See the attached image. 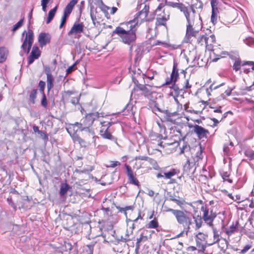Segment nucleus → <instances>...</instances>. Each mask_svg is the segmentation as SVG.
<instances>
[{
    "mask_svg": "<svg viewBox=\"0 0 254 254\" xmlns=\"http://www.w3.org/2000/svg\"><path fill=\"white\" fill-rule=\"evenodd\" d=\"M179 173V171L178 170L172 169L170 171L164 173V177L167 179H171L172 177L178 174Z\"/></svg>",
    "mask_w": 254,
    "mask_h": 254,
    "instance_id": "a878e982",
    "label": "nucleus"
},
{
    "mask_svg": "<svg viewBox=\"0 0 254 254\" xmlns=\"http://www.w3.org/2000/svg\"><path fill=\"white\" fill-rule=\"evenodd\" d=\"M42 94V100H41V105L44 108H47L48 103H47V100L46 95H45V93H43Z\"/></svg>",
    "mask_w": 254,
    "mask_h": 254,
    "instance_id": "a19ab883",
    "label": "nucleus"
},
{
    "mask_svg": "<svg viewBox=\"0 0 254 254\" xmlns=\"http://www.w3.org/2000/svg\"><path fill=\"white\" fill-rule=\"evenodd\" d=\"M239 230V224L238 221L233 222L232 224L225 230L226 233L230 236Z\"/></svg>",
    "mask_w": 254,
    "mask_h": 254,
    "instance_id": "6ab92c4d",
    "label": "nucleus"
},
{
    "mask_svg": "<svg viewBox=\"0 0 254 254\" xmlns=\"http://www.w3.org/2000/svg\"><path fill=\"white\" fill-rule=\"evenodd\" d=\"M245 155L250 159H251V160L254 159V151H253V150L246 151L245 152Z\"/></svg>",
    "mask_w": 254,
    "mask_h": 254,
    "instance_id": "ea45409f",
    "label": "nucleus"
},
{
    "mask_svg": "<svg viewBox=\"0 0 254 254\" xmlns=\"http://www.w3.org/2000/svg\"><path fill=\"white\" fill-rule=\"evenodd\" d=\"M234 86L228 87V89L225 91V93L227 96H230L231 95V92L234 89Z\"/></svg>",
    "mask_w": 254,
    "mask_h": 254,
    "instance_id": "09e8293b",
    "label": "nucleus"
},
{
    "mask_svg": "<svg viewBox=\"0 0 254 254\" xmlns=\"http://www.w3.org/2000/svg\"><path fill=\"white\" fill-rule=\"evenodd\" d=\"M146 227L148 229H156L157 231V228L159 227V223L158 220L156 218H154L148 222L146 225Z\"/></svg>",
    "mask_w": 254,
    "mask_h": 254,
    "instance_id": "b1692460",
    "label": "nucleus"
},
{
    "mask_svg": "<svg viewBox=\"0 0 254 254\" xmlns=\"http://www.w3.org/2000/svg\"><path fill=\"white\" fill-rule=\"evenodd\" d=\"M211 21L214 25L217 22V15L214 13V10H212V14L211 16Z\"/></svg>",
    "mask_w": 254,
    "mask_h": 254,
    "instance_id": "a18cd8bd",
    "label": "nucleus"
},
{
    "mask_svg": "<svg viewBox=\"0 0 254 254\" xmlns=\"http://www.w3.org/2000/svg\"><path fill=\"white\" fill-rule=\"evenodd\" d=\"M157 15L156 24L157 26L165 25L166 22L170 18L169 10L164 8V5L160 3L155 10Z\"/></svg>",
    "mask_w": 254,
    "mask_h": 254,
    "instance_id": "39448f33",
    "label": "nucleus"
},
{
    "mask_svg": "<svg viewBox=\"0 0 254 254\" xmlns=\"http://www.w3.org/2000/svg\"><path fill=\"white\" fill-rule=\"evenodd\" d=\"M40 91L42 94L44 93V89L45 87V82L43 81H40L39 83Z\"/></svg>",
    "mask_w": 254,
    "mask_h": 254,
    "instance_id": "79ce46f5",
    "label": "nucleus"
},
{
    "mask_svg": "<svg viewBox=\"0 0 254 254\" xmlns=\"http://www.w3.org/2000/svg\"><path fill=\"white\" fill-rule=\"evenodd\" d=\"M134 160L135 163L133 168L136 170H138L141 167H143V166L145 165L144 162H142L143 161L150 162L151 159L147 156H140L136 157Z\"/></svg>",
    "mask_w": 254,
    "mask_h": 254,
    "instance_id": "4468645a",
    "label": "nucleus"
},
{
    "mask_svg": "<svg viewBox=\"0 0 254 254\" xmlns=\"http://www.w3.org/2000/svg\"><path fill=\"white\" fill-rule=\"evenodd\" d=\"M115 123L108 120H100V125H101L100 130V135L103 138L109 139L111 140H115V137L108 131L109 127Z\"/></svg>",
    "mask_w": 254,
    "mask_h": 254,
    "instance_id": "0eeeda50",
    "label": "nucleus"
},
{
    "mask_svg": "<svg viewBox=\"0 0 254 254\" xmlns=\"http://www.w3.org/2000/svg\"><path fill=\"white\" fill-rule=\"evenodd\" d=\"M191 87V85L189 84V80H186L185 81V85L184 88L185 89L190 88Z\"/></svg>",
    "mask_w": 254,
    "mask_h": 254,
    "instance_id": "052dcab7",
    "label": "nucleus"
},
{
    "mask_svg": "<svg viewBox=\"0 0 254 254\" xmlns=\"http://www.w3.org/2000/svg\"><path fill=\"white\" fill-rule=\"evenodd\" d=\"M211 227L212 228L213 236V239L210 241V243H209V245H211L216 243H217L219 242L220 240V235L218 233V231L213 226Z\"/></svg>",
    "mask_w": 254,
    "mask_h": 254,
    "instance_id": "4be33fe9",
    "label": "nucleus"
},
{
    "mask_svg": "<svg viewBox=\"0 0 254 254\" xmlns=\"http://www.w3.org/2000/svg\"><path fill=\"white\" fill-rule=\"evenodd\" d=\"M37 93V90L36 89H34L32 91V92H31V93L30 94V96H29L30 100L33 104L35 103V99L36 98Z\"/></svg>",
    "mask_w": 254,
    "mask_h": 254,
    "instance_id": "f704fd0d",
    "label": "nucleus"
},
{
    "mask_svg": "<svg viewBox=\"0 0 254 254\" xmlns=\"http://www.w3.org/2000/svg\"><path fill=\"white\" fill-rule=\"evenodd\" d=\"M107 8L108 10H110V13L111 14H115L118 10V8L116 7H107Z\"/></svg>",
    "mask_w": 254,
    "mask_h": 254,
    "instance_id": "603ef678",
    "label": "nucleus"
},
{
    "mask_svg": "<svg viewBox=\"0 0 254 254\" xmlns=\"http://www.w3.org/2000/svg\"><path fill=\"white\" fill-rule=\"evenodd\" d=\"M196 248L199 253H203L206 249V245L198 240H196Z\"/></svg>",
    "mask_w": 254,
    "mask_h": 254,
    "instance_id": "bb28decb",
    "label": "nucleus"
},
{
    "mask_svg": "<svg viewBox=\"0 0 254 254\" xmlns=\"http://www.w3.org/2000/svg\"><path fill=\"white\" fill-rule=\"evenodd\" d=\"M73 8V7H72L67 4L64 9V15L68 16L69 15V14L71 13V12H72Z\"/></svg>",
    "mask_w": 254,
    "mask_h": 254,
    "instance_id": "4c0bfd02",
    "label": "nucleus"
},
{
    "mask_svg": "<svg viewBox=\"0 0 254 254\" xmlns=\"http://www.w3.org/2000/svg\"><path fill=\"white\" fill-rule=\"evenodd\" d=\"M209 51H211L210 56L212 62H216L219 59L224 58L228 55L227 52L222 51L220 48L218 46L214 47L212 45V49Z\"/></svg>",
    "mask_w": 254,
    "mask_h": 254,
    "instance_id": "9b49d317",
    "label": "nucleus"
},
{
    "mask_svg": "<svg viewBox=\"0 0 254 254\" xmlns=\"http://www.w3.org/2000/svg\"><path fill=\"white\" fill-rule=\"evenodd\" d=\"M190 160L189 159H187L186 163L184 165V168L189 169L190 167Z\"/></svg>",
    "mask_w": 254,
    "mask_h": 254,
    "instance_id": "69168bd1",
    "label": "nucleus"
},
{
    "mask_svg": "<svg viewBox=\"0 0 254 254\" xmlns=\"http://www.w3.org/2000/svg\"><path fill=\"white\" fill-rule=\"evenodd\" d=\"M74 142H78L80 145L82 147H86L89 146L90 145V142L89 141H85V140L82 139L79 136H76L74 137V138L72 139Z\"/></svg>",
    "mask_w": 254,
    "mask_h": 254,
    "instance_id": "412c9836",
    "label": "nucleus"
},
{
    "mask_svg": "<svg viewBox=\"0 0 254 254\" xmlns=\"http://www.w3.org/2000/svg\"><path fill=\"white\" fill-rule=\"evenodd\" d=\"M45 71L47 76L52 75V73H51V68L49 66H45Z\"/></svg>",
    "mask_w": 254,
    "mask_h": 254,
    "instance_id": "8fccbe9b",
    "label": "nucleus"
},
{
    "mask_svg": "<svg viewBox=\"0 0 254 254\" xmlns=\"http://www.w3.org/2000/svg\"><path fill=\"white\" fill-rule=\"evenodd\" d=\"M8 55V51L4 47L0 48V63L4 62Z\"/></svg>",
    "mask_w": 254,
    "mask_h": 254,
    "instance_id": "5701e85b",
    "label": "nucleus"
},
{
    "mask_svg": "<svg viewBox=\"0 0 254 254\" xmlns=\"http://www.w3.org/2000/svg\"><path fill=\"white\" fill-rule=\"evenodd\" d=\"M87 247L88 249V250L87 251L88 253V254H93L94 245H87Z\"/></svg>",
    "mask_w": 254,
    "mask_h": 254,
    "instance_id": "864d4df0",
    "label": "nucleus"
},
{
    "mask_svg": "<svg viewBox=\"0 0 254 254\" xmlns=\"http://www.w3.org/2000/svg\"><path fill=\"white\" fill-rule=\"evenodd\" d=\"M125 167L127 170V174L129 182L132 185L139 187V182L135 178V175L131 170V168L127 164L125 165Z\"/></svg>",
    "mask_w": 254,
    "mask_h": 254,
    "instance_id": "f8f14e48",
    "label": "nucleus"
},
{
    "mask_svg": "<svg viewBox=\"0 0 254 254\" xmlns=\"http://www.w3.org/2000/svg\"><path fill=\"white\" fill-rule=\"evenodd\" d=\"M197 41L200 45H205L207 50H210L212 49V43H215V38L213 35H210L209 37L202 35L198 37Z\"/></svg>",
    "mask_w": 254,
    "mask_h": 254,
    "instance_id": "9d476101",
    "label": "nucleus"
},
{
    "mask_svg": "<svg viewBox=\"0 0 254 254\" xmlns=\"http://www.w3.org/2000/svg\"><path fill=\"white\" fill-rule=\"evenodd\" d=\"M201 210L203 212L202 219L204 222L210 227H213V221L216 217V213L213 211L211 208L202 206Z\"/></svg>",
    "mask_w": 254,
    "mask_h": 254,
    "instance_id": "6e6552de",
    "label": "nucleus"
},
{
    "mask_svg": "<svg viewBox=\"0 0 254 254\" xmlns=\"http://www.w3.org/2000/svg\"><path fill=\"white\" fill-rule=\"evenodd\" d=\"M83 25L82 23H74L68 32V35H76L82 32Z\"/></svg>",
    "mask_w": 254,
    "mask_h": 254,
    "instance_id": "f3484780",
    "label": "nucleus"
},
{
    "mask_svg": "<svg viewBox=\"0 0 254 254\" xmlns=\"http://www.w3.org/2000/svg\"><path fill=\"white\" fill-rule=\"evenodd\" d=\"M170 200L176 202L177 204V205H178L180 207H181L183 205L186 203L185 200L183 198L177 199L174 197H172L170 198Z\"/></svg>",
    "mask_w": 254,
    "mask_h": 254,
    "instance_id": "473e14b6",
    "label": "nucleus"
},
{
    "mask_svg": "<svg viewBox=\"0 0 254 254\" xmlns=\"http://www.w3.org/2000/svg\"><path fill=\"white\" fill-rule=\"evenodd\" d=\"M57 6H56L49 12L48 18L46 21L47 24L49 23L54 18L57 11Z\"/></svg>",
    "mask_w": 254,
    "mask_h": 254,
    "instance_id": "c756f323",
    "label": "nucleus"
},
{
    "mask_svg": "<svg viewBox=\"0 0 254 254\" xmlns=\"http://www.w3.org/2000/svg\"><path fill=\"white\" fill-rule=\"evenodd\" d=\"M25 34L26 37L21 46V48L25 53L28 54L32 46L34 36L32 31L31 30H28L27 33L26 31H23L22 35H24Z\"/></svg>",
    "mask_w": 254,
    "mask_h": 254,
    "instance_id": "1a4fd4ad",
    "label": "nucleus"
},
{
    "mask_svg": "<svg viewBox=\"0 0 254 254\" xmlns=\"http://www.w3.org/2000/svg\"><path fill=\"white\" fill-rule=\"evenodd\" d=\"M148 11L147 9H142L137 14L133 20L128 22L127 25L130 28L129 30H126L121 27H117L114 31V33L117 34L121 38V41L124 44L132 45L136 40L135 32L138 23H140L141 22L146 20Z\"/></svg>",
    "mask_w": 254,
    "mask_h": 254,
    "instance_id": "f03ea898",
    "label": "nucleus"
},
{
    "mask_svg": "<svg viewBox=\"0 0 254 254\" xmlns=\"http://www.w3.org/2000/svg\"><path fill=\"white\" fill-rule=\"evenodd\" d=\"M23 23V19L20 20L17 23L13 25L12 28V31H15L18 28L20 27Z\"/></svg>",
    "mask_w": 254,
    "mask_h": 254,
    "instance_id": "58836bf2",
    "label": "nucleus"
},
{
    "mask_svg": "<svg viewBox=\"0 0 254 254\" xmlns=\"http://www.w3.org/2000/svg\"><path fill=\"white\" fill-rule=\"evenodd\" d=\"M135 108L131 104H128L125 108L124 112H128V115L133 116L135 111L134 109Z\"/></svg>",
    "mask_w": 254,
    "mask_h": 254,
    "instance_id": "cd10ccee",
    "label": "nucleus"
},
{
    "mask_svg": "<svg viewBox=\"0 0 254 254\" xmlns=\"http://www.w3.org/2000/svg\"><path fill=\"white\" fill-rule=\"evenodd\" d=\"M167 4L172 7L177 8L179 9L183 13L185 18L186 15H188V9L187 8V6L183 3L169 1Z\"/></svg>",
    "mask_w": 254,
    "mask_h": 254,
    "instance_id": "2eb2a0df",
    "label": "nucleus"
},
{
    "mask_svg": "<svg viewBox=\"0 0 254 254\" xmlns=\"http://www.w3.org/2000/svg\"><path fill=\"white\" fill-rule=\"evenodd\" d=\"M98 113H92L87 114L85 117V121L88 125H91L94 121L99 118Z\"/></svg>",
    "mask_w": 254,
    "mask_h": 254,
    "instance_id": "aec40b11",
    "label": "nucleus"
},
{
    "mask_svg": "<svg viewBox=\"0 0 254 254\" xmlns=\"http://www.w3.org/2000/svg\"><path fill=\"white\" fill-rule=\"evenodd\" d=\"M79 102V98L78 97H73L71 100V102L74 105L77 104Z\"/></svg>",
    "mask_w": 254,
    "mask_h": 254,
    "instance_id": "bf43d9fd",
    "label": "nucleus"
},
{
    "mask_svg": "<svg viewBox=\"0 0 254 254\" xmlns=\"http://www.w3.org/2000/svg\"><path fill=\"white\" fill-rule=\"evenodd\" d=\"M233 69L236 71L239 70L241 68V64L239 61H236L233 66Z\"/></svg>",
    "mask_w": 254,
    "mask_h": 254,
    "instance_id": "49530a36",
    "label": "nucleus"
},
{
    "mask_svg": "<svg viewBox=\"0 0 254 254\" xmlns=\"http://www.w3.org/2000/svg\"><path fill=\"white\" fill-rule=\"evenodd\" d=\"M233 146V143L230 142L229 144H225L223 147V151L226 154H228L231 148H232Z\"/></svg>",
    "mask_w": 254,
    "mask_h": 254,
    "instance_id": "c9c22d12",
    "label": "nucleus"
},
{
    "mask_svg": "<svg viewBox=\"0 0 254 254\" xmlns=\"http://www.w3.org/2000/svg\"><path fill=\"white\" fill-rule=\"evenodd\" d=\"M38 41L40 46L42 47L50 42V36L48 34L42 33L39 36Z\"/></svg>",
    "mask_w": 254,
    "mask_h": 254,
    "instance_id": "a211bd4d",
    "label": "nucleus"
},
{
    "mask_svg": "<svg viewBox=\"0 0 254 254\" xmlns=\"http://www.w3.org/2000/svg\"><path fill=\"white\" fill-rule=\"evenodd\" d=\"M164 208L165 209V211L166 212H172L173 215H174L175 213H176V212L177 211V209H173L172 208H168L166 206H165Z\"/></svg>",
    "mask_w": 254,
    "mask_h": 254,
    "instance_id": "4d7b16f0",
    "label": "nucleus"
},
{
    "mask_svg": "<svg viewBox=\"0 0 254 254\" xmlns=\"http://www.w3.org/2000/svg\"><path fill=\"white\" fill-rule=\"evenodd\" d=\"M134 83L136 85V87L134 88L132 90L131 96L135 98L136 93L140 91L144 95L145 97L152 101H154L157 98V93L151 90L150 86L148 85H143L138 84L137 81H134Z\"/></svg>",
    "mask_w": 254,
    "mask_h": 254,
    "instance_id": "7ed1b4c3",
    "label": "nucleus"
},
{
    "mask_svg": "<svg viewBox=\"0 0 254 254\" xmlns=\"http://www.w3.org/2000/svg\"><path fill=\"white\" fill-rule=\"evenodd\" d=\"M203 4L199 0H196V2L187 6L188 15H186L187 21L186 34L184 41L190 43L191 38L195 37L199 31L202 27V21L199 14H197L195 9H202Z\"/></svg>",
    "mask_w": 254,
    "mask_h": 254,
    "instance_id": "f257e3e1",
    "label": "nucleus"
},
{
    "mask_svg": "<svg viewBox=\"0 0 254 254\" xmlns=\"http://www.w3.org/2000/svg\"><path fill=\"white\" fill-rule=\"evenodd\" d=\"M40 56V51L37 47L34 46L30 56L28 58V64H31L35 60L37 59Z\"/></svg>",
    "mask_w": 254,
    "mask_h": 254,
    "instance_id": "dca6fc26",
    "label": "nucleus"
},
{
    "mask_svg": "<svg viewBox=\"0 0 254 254\" xmlns=\"http://www.w3.org/2000/svg\"><path fill=\"white\" fill-rule=\"evenodd\" d=\"M157 125L160 128V132H165L166 128H165V127L163 125L162 122L157 121Z\"/></svg>",
    "mask_w": 254,
    "mask_h": 254,
    "instance_id": "c03bdc74",
    "label": "nucleus"
},
{
    "mask_svg": "<svg viewBox=\"0 0 254 254\" xmlns=\"http://www.w3.org/2000/svg\"><path fill=\"white\" fill-rule=\"evenodd\" d=\"M251 247H252V246L250 245H246L244 247V249L241 250V253L242 254L246 253L247 252H248L251 248Z\"/></svg>",
    "mask_w": 254,
    "mask_h": 254,
    "instance_id": "de8ad7c7",
    "label": "nucleus"
},
{
    "mask_svg": "<svg viewBox=\"0 0 254 254\" xmlns=\"http://www.w3.org/2000/svg\"><path fill=\"white\" fill-rule=\"evenodd\" d=\"M174 216L179 224L187 227L188 229H190V226L191 224V218L187 212L177 209Z\"/></svg>",
    "mask_w": 254,
    "mask_h": 254,
    "instance_id": "423d86ee",
    "label": "nucleus"
},
{
    "mask_svg": "<svg viewBox=\"0 0 254 254\" xmlns=\"http://www.w3.org/2000/svg\"><path fill=\"white\" fill-rule=\"evenodd\" d=\"M244 42L247 45L251 46L254 43V40L253 38L249 37V38H246L244 40Z\"/></svg>",
    "mask_w": 254,
    "mask_h": 254,
    "instance_id": "37998d69",
    "label": "nucleus"
},
{
    "mask_svg": "<svg viewBox=\"0 0 254 254\" xmlns=\"http://www.w3.org/2000/svg\"><path fill=\"white\" fill-rule=\"evenodd\" d=\"M196 249H197L196 247H195L194 246H190L187 248V251H194L196 250Z\"/></svg>",
    "mask_w": 254,
    "mask_h": 254,
    "instance_id": "338daca9",
    "label": "nucleus"
},
{
    "mask_svg": "<svg viewBox=\"0 0 254 254\" xmlns=\"http://www.w3.org/2000/svg\"><path fill=\"white\" fill-rule=\"evenodd\" d=\"M193 130L199 138H206L209 134V131L207 129L197 125L193 126Z\"/></svg>",
    "mask_w": 254,
    "mask_h": 254,
    "instance_id": "ddd939ff",
    "label": "nucleus"
},
{
    "mask_svg": "<svg viewBox=\"0 0 254 254\" xmlns=\"http://www.w3.org/2000/svg\"><path fill=\"white\" fill-rule=\"evenodd\" d=\"M66 130L68 133L70 134L72 139L74 138V136H78L77 134V132L78 130L85 131L88 134H90L93 142L95 141V136L94 135V132L93 130H90L88 127H83L81 123L78 122L75 124H69L66 127Z\"/></svg>",
    "mask_w": 254,
    "mask_h": 254,
    "instance_id": "20e7f679",
    "label": "nucleus"
},
{
    "mask_svg": "<svg viewBox=\"0 0 254 254\" xmlns=\"http://www.w3.org/2000/svg\"><path fill=\"white\" fill-rule=\"evenodd\" d=\"M53 82L54 79L52 75L47 76V88L49 91L53 87Z\"/></svg>",
    "mask_w": 254,
    "mask_h": 254,
    "instance_id": "7c9ffc66",
    "label": "nucleus"
},
{
    "mask_svg": "<svg viewBox=\"0 0 254 254\" xmlns=\"http://www.w3.org/2000/svg\"><path fill=\"white\" fill-rule=\"evenodd\" d=\"M120 165V163L118 161H115L113 162L112 164H111V167H115L117 166H119Z\"/></svg>",
    "mask_w": 254,
    "mask_h": 254,
    "instance_id": "774afa93",
    "label": "nucleus"
},
{
    "mask_svg": "<svg viewBox=\"0 0 254 254\" xmlns=\"http://www.w3.org/2000/svg\"><path fill=\"white\" fill-rule=\"evenodd\" d=\"M195 224L196 229H199L202 224V217L197 215L193 217Z\"/></svg>",
    "mask_w": 254,
    "mask_h": 254,
    "instance_id": "c85d7f7f",
    "label": "nucleus"
},
{
    "mask_svg": "<svg viewBox=\"0 0 254 254\" xmlns=\"http://www.w3.org/2000/svg\"><path fill=\"white\" fill-rule=\"evenodd\" d=\"M69 187L67 184H62L60 188V195H64V194H65L67 191Z\"/></svg>",
    "mask_w": 254,
    "mask_h": 254,
    "instance_id": "2f4dec72",
    "label": "nucleus"
},
{
    "mask_svg": "<svg viewBox=\"0 0 254 254\" xmlns=\"http://www.w3.org/2000/svg\"><path fill=\"white\" fill-rule=\"evenodd\" d=\"M74 65L75 64H74L67 68L66 69L67 73H69L73 71Z\"/></svg>",
    "mask_w": 254,
    "mask_h": 254,
    "instance_id": "e2e57ef3",
    "label": "nucleus"
},
{
    "mask_svg": "<svg viewBox=\"0 0 254 254\" xmlns=\"http://www.w3.org/2000/svg\"><path fill=\"white\" fill-rule=\"evenodd\" d=\"M190 150V147L189 146H187V145H184L181 148V152H180V154H183L185 152V151H187V150Z\"/></svg>",
    "mask_w": 254,
    "mask_h": 254,
    "instance_id": "6e6d98bb",
    "label": "nucleus"
},
{
    "mask_svg": "<svg viewBox=\"0 0 254 254\" xmlns=\"http://www.w3.org/2000/svg\"><path fill=\"white\" fill-rule=\"evenodd\" d=\"M179 76L178 70L177 69V64H174L173 65V69L170 77L175 83Z\"/></svg>",
    "mask_w": 254,
    "mask_h": 254,
    "instance_id": "393cba45",
    "label": "nucleus"
},
{
    "mask_svg": "<svg viewBox=\"0 0 254 254\" xmlns=\"http://www.w3.org/2000/svg\"><path fill=\"white\" fill-rule=\"evenodd\" d=\"M78 0H71L67 5L73 8L75 5L77 3Z\"/></svg>",
    "mask_w": 254,
    "mask_h": 254,
    "instance_id": "5fc2aeb1",
    "label": "nucleus"
},
{
    "mask_svg": "<svg viewBox=\"0 0 254 254\" xmlns=\"http://www.w3.org/2000/svg\"><path fill=\"white\" fill-rule=\"evenodd\" d=\"M132 209H133V207L132 206H127L124 208H120L119 210L120 211H126L127 210H131Z\"/></svg>",
    "mask_w": 254,
    "mask_h": 254,
    "instance_id": "13d9d810",
    "label": "nucleus"
},
{
    "mask_svg": "<svg viewBox=\"0 0 254 254\" xmlns=\"http://www.w3.org/2000/svg\"><path fill=\"white\" fill-rule=\"evenodd\" d=\"M207 237V236L202 233H198L196 236V240L199 241H204Z\"/></svg>",
    "mask_w": 254,
    "mask_h": 254,
    "instance_id": "e433bc0d",
    "label": "nucleus"
},
{
    "mask_svg": "<svg viewBox=\"0 0 254 254\" xmlns=\"http://www.w3.org/2000/svg\"><path fill=\"white\" fill-rule=\"evenodd\" d=\"M173 82H174V81L170 77H168L166 79L165 84L166 85H168V84H170L171 83H172Z\"/></svg>",
    "mask_w": 254,
    "mask_h": 254,
    "instance_id": "0e129e2a",
    "label": "nucleus"
},
{
    "mask_svg": "<svg viewBox=\"0 0 254 254\" xmlns=\"http://www.w3.org/2000/svg\"><path fill=\"white\" fill-rule=\"evenodd\" d=\"M145 234V231H143L141 235H140V238H141L142 239V240L143 241H146L147 239H148V237L147 236H145V235H144Z\"/></svg>",
    "mask_w": 254,
    "mask_h": 254,
    "instance_id": "680f3d73",
    "label": "nucleus"
},
{
    "mask_svg": "<svg viewBox=\"0 0 254 254\" xmlns=\"http://www.w3.org/2000/svg\"><path fill=\"white\" fill-rule=\"evenodd\" d=\"M39 134H40L41 136L45 141H47L48 140V137L47 135L43 131L41 130Z\"/></svg>",
    "mask_w": 254,
    "mask_h": 254,
    "instance_id": "3c124183",
    "label": "nucleus"
},
{
    "mask_svg": "<svg viewBox=\"0 0 254 254\" xmlns=\"http://www.w3.org/2000/svg\"><path fill=\"white\" fill-rule=\"evenodd\" d=\"M132 231H131L130 233H129L127 231L126 234L125 236H122L121 240L123 242H126L131 240V238L130 237V235L132 234Z\"/></svg>",
    "mask_w": 254,
    "mask_h": 254,
    "instance_id": "72a5a7b5",
    "label": "nucleus"
}]
</instances>
